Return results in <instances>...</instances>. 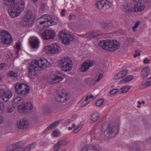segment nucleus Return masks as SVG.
<instances>
[{"mask_svg":"<svg viewBox=\"0 0 151 151\" xmlns=\"http://www.w3.org/2000/svg\"><path fill=\"white\" fill-rule=\"evenodd\" d=\"M51 64L44 58L40 59L39 60H32L31 65L28 67L29 77L35 78L40 73V71L45 68L50 67Z\"/></svg>","mask_w":151,"mask_h":151,"instance_id":"1","label":"nucleus"},{"mask_svg":"<svg viewBox=\"0 0 151 151\" xmlns=\"http://www.w3.org/2000/svg\"><path fill=\"white\" fill-rule=\"evenodd\" d=\"M4 4L9 7L8 12L10 16L15 17L19 15L25 8V2L23 1L15 3L14 0H5Z\"/></svg>","mask_w":151,"mask_h":151,"instance_id":"2","label":"nucleus"},{"mask_svg":"<svg viewBox=\"0 0 151 151\" xmlns=\"http://www.w3.org/2000/svg\"><path fill=\"white\" fill-rule=\"evenodd\" d=\"M99 45L105 50L111 51H114L119 49L120 46L119 41L115 40H103L100 41Z\"/></svg>","mask_w":151,"mask_h":151,"instance_id":"3","label":"nucleus"},{"mask_svg":"<svg viewBox=\"0 0 151 151\" xmlns=\"http://www.w3.org/2000/svg\"><path fill=\"white\" fill-rule=\"evenodd\" d=\"M101 129L103 131H104V137L105 139L112 138L117 135L119 131L118 128L117 126L110 125L106 127L104 124L102 125Z\"/></svg>","mask_w":151,"mask_h":151,"instance_id":"4","label":"nucleus"},{"mask_svg":"<svg viewBox=\"0 0 151 151\" xmlns=\"http://www.w3.org/2000/svg\"><path fill=\"white\" fill-rule=\"evenodd\" d=\"M55 97L58 102L63 103L66 102L70 98V95L63 88L57 89L55 92Z\"/></svg>","mask_w":151,"mask_h":151,"instance_id":"5","label":"nucleus"},{"mask_svg":"<svg viewBox=\"0 0 151 151\" xmlns=\"http://www.w3.org/2000/svg\"><path fill=\"white\" fill-rule=\"evenodd\" d=\"M63 79L62 74L58 72H53L48 76L46 79L47 82L50 84L59 83Z\"/></svg>","mask_w":151,"mask_h":151,"instance_id":"6","label":"nucleus"},{"mask_svg":"<svg viewBox=\"0 0 151 151\" xmlns=\"http://www.w3.org/2000/svg\"><path fill=\"white\" fill-rule=\"evenodd\" d=\"M71 60L70 58L68 57L63 58L58 62V65L61 67L62 70L64 71H69L73 67Z\"/></svg>","mask_w":151,"mask_h":151,"instance_id":"7","label":"nucleus"},{"mask_svg":"<svg viewBox=\"0 0 151 151\" xmlns=\"http://www.w3.org/2000/svg\"><path fill=\"white\" fill-rule=\"evenodd\" d=\"M58 38L62 40V42L65 45L69 44L70 42L74 39L73 36L65 30L60 31L58 33Z\"/></svg>","mask_w":151,"mask_h":151,"instance_id":"8","label":"nucleus"},{"mask_svg":"<svg viewBox=\"0 0 151 151\" xmlns=\"http://www.w3.org/2000/svg\"><path fill=\"white\" fill-rule=\"evenodd\" d=\"M15 91L19 95L25 96L29 93V88L25 84L17 83L14 85Z\"/></svg>","mask_w":151,"mask_h":151,"instance_id":"9","label":"nucleus"},{"mask_svg":"<svg viewBox=\"0 0 151 151\" xmlns=\"http://www.w3.org/2000/svg\"><path fill=\"white\" fill-rule=\"evenodd\" d=\"M26 143L25 141H20L8 146L7 148V151H24L25 147L21 146Z\"/></svg>","mask_w":151,"mask_h":151,"instance_id":"10","label":"nucleus"},{"mask_svg":"<svg viewBox=\"0 0 151 151\" xmlns=\"http://www.w3.org/2000/svg\"><path fill=\"white\" fill-rule=\"evenodd\" d=\"M0 41L8 45L11 42L12 37L8 32L3 30L0 32Z\"/></svg>","mask_w":151,"mask_h":151,"instance_id":"11","label":"nucleus"},{"mask_svg":"<svg viewBox=\"0 0 151 151\" xmlns=\"http://www.w3.org/2000/svg\"><path fill=\"white\" fill-rule=\"evenodd\" d=\"M12 95V93L9 91L0 89V96L1 100L5 102L8 101Z\"/></svg>","mask_w":151,"mask_h":151,"instance_id":"12","label":"nucleus"},{"mask_svg":"<svg viewBox=\"0 0 151 151\" xmlns=\"http://www.w3.org/2000/svg\"><path fill=\"white\" fill-rule=\"evenodd\" d=\"M96 4L98 9L105 10L110 7L111 3L108 0H97Z\"/></svg>","mask_w":151,"mask_h":151,"instance_id":"13","label":"nucleus"},{"mask_svg":"<svg viewBox=\"0 0 151 151\" xmlns=\"http://www.w3.org/2000/svg\"><path fill=\"white\" fill-rule=\"evenodd\" d=\"M56 35V33L51 30H46L42 34V37L45 40L53 39Z\"/></svg>","mask_w":151,"mask_h":151,"instance_id":"14","label":"nucleus"},{"mask_svg":"<svg viewBox=\"0 0 151 151\" xmlns=\"http://www.w3.org/2000/svg\"><path fill=\"white\" fill-rule=\"evenodd\" d=\"M94 62V61H91L89 59L85 60L82 64L80 68V71L83 72H86L90 67L93 66Z\"/></svg>","mask_w":151,"mask_h":151,"instance_id":"15","label":"nucleus"},{"mask_svg":"<svg viewBox=\"0 0 151 151\" xmlns=\"http://www.w3.org/2000/svg\"><path fill=\"white\" fill-rule=\"evenodd\" d=\"M33 105L30 102H28L23 105H19L18 109L19 110H21L24 112H29L32 109Z\"/></svg>","mask_w":151,"mask_h":151,"instance_id":"16","label":"nucleus"},{"mask_svg":"<svg viewBox=\"0 0 151 151\" xmlns=\"http://www.w3.org/2000/svg\"><path fill=\"white\" fill-rule=\"evenodd\" d=\"M47 49L51 53H58L60 50L59 46L56 43H52L49 45Z\"/></svg>","mask_w":151,"mask_h":151,"instance_id":"17","label":"nucleus"},{"mask_svg":"<svg viewBox=\"0 0 151 151\" xmlns=\"http://www.w3.org/2000/svg\"><path fill=\"white\" fill-rule=\"evenodd\" d=\"M49 18L48 15L44 14L42 16L37 20V23L40 25L45 24L44 25L47 26L48 24Z\"/></svg>","mask_w":151,"mask_h":151,"instance_id":"18","label":"nucleus"},{"mask_svg":"<svg viewBox=\"0 0 151 151\" xmlns=\"http://www.w3.org/2000/svg\"><path fill=\"white\" fill-rule=\"evenodd\" d=\"M30 46L32 48L37 49L39 47V41L36 37H32L29 40Z\"/></svg>","mask_w":151,"mask_h":151,"instance_id":"19","label":"nucleus"},{"mask_svg":"<svg viewBox=\"0 0 151 151\" xmlns=\"http://www.w3.org/2000/svg\"><path fill=\"white\" fill-rule=\"evenodd\" d=\"M29 124V122L27 121L22 119L17 123V126L18 128L23 129L27 128Z\"/></svg>","mask_w":151,"mask_h":151,"instance_id":"20","label":"nucleus"},{"mask_svg":"<svg viewBox=\"0 0 151 151\" xmlns=\"http://www.w3.org/2000/svg\"><path fill=\"white\" fill-rule=\"evenodd\" d=\"M82 151H99V150L95 145H90L83 148Z\"/></svg>","mask_w":151,"mask_h":151,"instance_id":"21","label":"nucleus"},{"mask_svg":"<svg viewBox=\"0 0 151 151\" xmlns=\"http://www.w3.org/2000/svg\"><path fill=\"white\" fill-rule=\"evenodd\" d=\"M49 18L50 19H48V24H47L48 26H50L51 25H56L58 22V19L57 17L50 16L48 15Z\"/></svg>","mask_w":151,"mask_h":151,"instance_id":"22","label":"nucleus"},{"mask_svg":"<svg viewBox=\"0 0 151 151\" xmlns=\"http://www.w3.org/2000/svg\"><path fill=\"white\" fill-rule=\"evenodd\" d=\"M33 16V14L32 11L29 10L25 12L24 14L25 19L30 21L32 20Z\"/></svg>","mask_w":151,"mask_h":151,"instance_id":"23","label":"nucleus"},{"mask_svg":"<svg viewBox=\"0 0 151 151\" xmlns=\"http://www.w3.org/2000/svg\"><path fill=\"white\" fill-rule=\"evenodd\" d=\"M23 99L19 96H17L14 98L12 102L13 104H15V106H17L18 104H20L23 103Z\"/></svg>","mask_w":151,"mask_h":151,"instance_id":"24","label":"nucleus"},{"mask_svg":"<svg viewBox=\"0 0 151 151\" xmlns=\"http://www.w3.org/2000/svg\"><path fill=\"white\" fill-rule=\"evenodd\" d=\"M150 72V70L148 68H144L142 71L141 76L144 78H145L147 77L149 73Z\"/></svg>","mask_w":151,"mask_h":151,"instance_id":"25","label":"nucleus"},{"mask_svg":"<svg viewBox=\"0 0 151 151\" xmlns=\"http://www.w3.org/2000/svg\"><path fill=\"white\" fill-rule=\"evenodd\" d=\"M102 33L101 32L98 31H95L89 34V37L91 38H98L102 35Z\"/></svg>","mask_w":151,"mask_h":151,"instance_id":"26","label":"nucleus"},{"mask_svg":"<svg viewBox=\"0 0 151 151\" xmlns=\"http://www.w3.org/2000/svg\"><path fill=\"white\" fill-rule=\"evenodd\" d=\"M60 123L59 121H56L53 123L49 125L46 129V130H50L53 129L58 126Z\"/></svg>","mask_w":151,"mask_h":151,"instance_id":"27","label":"nucleus"},{"mask_svg":"<svg viewBox=\"0 0 151 151\" xmlns=\"http://www.w3.org/2000/svg\"><path fill=\"white\" fill-rule=\"evenodd\" d=\"M84 81L87 85L90 86L94 85L96 83L95 81L94 80L90 78H86L85 79Z\"/></svg>","mask_w":151,"mask_h":151,"instance_id":"28","label":"nucleus"},{"mask_svg":"<svg viewBox=\"0 0 151 151\" xmlns=\"http://www.w3.org/2000/svg\"><path fill=\"white\" fill-rule=\"evenodd\" d=\"M131 88L130 86H124L119 90V93L121 94L127 92Z\"/></svg>","mask_w":151,"mask_h":151,"instance_id":"29","label":"nucleus"},{"mask_svg":"<svg viewBox=\"0 0 151 151\" xmlns=\"http://www.w3.org/2000/svg\"><path fill=\"white\" fill-rule=\"evenodd\" d=\"M100 117V115L97 112H95L92 115L91 120L93 122H95L97 121Z\"/></svg>","mask_w":151,"mask_h":151,"instance_id":"30","label":"nucleus"},{"mask_svg":"<svg viewBox=\"0 0 151 151\" xmlns=\"http://www.w3.org/2000/svg\"><path fill=\"white\" fill-rule=\"evenodd\" d=\"M111 26L112 24L111 23H103L101 24L102 28L105 29H110Z\"/></svg>","mask_w":151,"mask_h":151,"instance_id":"31","label":"nucleus"},{"mask_svg":"<svg viewBox=\"0 0 151 151\" xmlns=\"http://www.w3.org/2000/svg\"><path fill=\"white\" fill-rule=\"evenodd\" d=\"M141 142L139 141L135 142L133 145V147L132 149H135L136 150H139L140 149Z\"/></svg>","mask_w":151,"mask_h":151,"instance_id":"32","label":"nucleus"},{"mask_svg":"<svg viewBox=\"0 0 151 151\" xmlns=\"http://www.w3.org/2000/svg\"><path fill=\"white\" fill-rule=\"evenodd\" d=\"M36 144L35 143H33L30 145H29L28 147L25 148L24 151H29L30 150L34 148L36 146Z\"/></svg>","mask_w":151,"mask_h":151,"instance_id":"33","label":"nucleus"},{"mask_svg":"<svg viewBox=\"0 0 151 151\" xmlns=\"http://www.w3.org/2000/svg\"><path fill=\"white\" fill-rule=\"evenodd\" d=\"M133 79V76L132 75L128 76H126L124 79H123L124 81L126 82H129Z\"/></svg>","mask_w":151,"mask_h":151,"instance_id":"34","label":"nucleus"},{"mask_svg":"<svg viewBox=\"0 0 151 151\" xmlns=\"http://www.w3.org/2000/svg\"><path fill=\"white\" fill-rule=\"evenodd\" d=\"M8 75L10 77L16 78L17 77V73L11 71L9 72L8 73Z\"/></svg>","mask_w":151,"mask_h":151,"instance_id":"35","label":"nucleus"},{"mask_svg":"<svg viewBox=\"0 0 151 151\" xmlns=\"http://www.w3.org/2000/svg\"><path fill=\"white\" fill-rule=\"evenodd\" d=\"M104 102V100L103 99H100L98 100L96 102V105L98 106H100Z\"/></svg>","mask_w":151,"mask_h":151,"instance_id":"36","label":"nucleus"},{"mask_svg":"<svg viewBox=\"0 0 151 151\" xmlns=\"http://www.w3.org/2000/svg\"><path fill=\"white\" fill-rule=\"evenodd\" d=\"M14 107L12 105H9L8 106L7 110L9 113L12 112L14 110Z\"/></svg>","mask_w":151,"mask_h":151,"instance_id":"37","label":"nucleus"},{"mask_svg":"<svg viewBox=\"0 0 151 151\" xmlns=\"http://www.w3.org/2000/svg\"><path fill=\"white\" fill-rule=\"evenodd\" d=\"M57 143L60 146L62 145H66L67 144V142L65 140H60Z\"/></svg>","mask_w":151,"mask_h":151,"instance_id":"38","label":"nucleus"},{"mask_svg":"<svg viewBox=\"0 0 151 151\" xmlns=\"http://www.w3.org/2000/svg\"><path fill=\"white\" fill-rule=\"evenodd\" d=\"M29 21L27 20H22L21 22V24L24 26L27 27L29 25L28 22Z\"/></svg>","mask_w":151,"mask_h":151,"instance_id":"39","label":"nucleus"},{"mask_svg":"<svg viewBox=\"0 0 151 151\" xmlns=\"http://www.w3.org/2000/svg\"><path fill=\"white\" fill-rule=\"evenodd\" d=\"M119 90L118 89H114L111 90L110 92V95H113L116 94L117 92L119 93Z\"/></svg>","mask_w":151,"mask_h":151,"instance_id":"40","label":"nucleus"},{"mask_svg":"<svg viewBox=\"0 0 151 151\" xmlns=\"http://www.w3.org/2000/svg\"><path fill=\"white\" fill-rule=\"evenodd\" d=\"M148 86H149L147 80L145 81H143L142 82L141 86L142 88H145Z\"/></svg>","mask_w":151,"mask_h":151,"instance_id":"41","label":"nucleus"},{"mask_svg":"<svg viewBox=\"0 0 151 151\" xmlns=\"http://www.w3.org/2000/svg\"><path fill=\"white\" fill-rule=\"evenodd\" d=\"M60 146L57 143L54 147V151H58Z\"/></svg>","mask_w":151,"mask_h":151,"instance_id":"42","label":"nucleus"},{"mask_svg":"<svg viewBox=\"0 0 151 151\" xmlns=\"http://www.w3.org/2000/svg\"><path fill=\"white\" fill-rule=\"evenodd\" d=\"M51 112L50 109L48 107L45 108L43 111V112L45 114L50 113Z\"/></svg>","mask_w":151,"mask_h":151,"instance_id":"43","label":"nucleus"},{"mask_svg":"<svg viewBox=\"0 0 151 151\" xmlns=\"http://www.w3.org/2000/svg\"><path fill=\"white\" fill-rule=\"evenodd\" d=\"M140 23V22L139 21H137L136 22L134 26L132 28L133 30L134 31H135V29H136L138 27L139 25V24Z\"/></svg>","mask_w":151,"mask_h":151,"instance_id":"44","label":"nucleus"},{"mask_svg":"<svg viewBox=\"0 0 151 151\" xmlns=\"http://www.w3.org/2000/svg\"><path fill=\"white\" fill-rule=\"evenodd\" d=\"M4 104L0 101V111H3L4 110Z\"/></svg>","mask_w":151,"mask_h":151,"instance_id":"45","label":"nucleus"},{"mask_svg":"<svg viewBox=\"0 0 151 151\" xmlns=\"http://www.w3.org/2000/svg\"><path fill=\"white\" fill-rule=\"evenodd\" d=\"M6 67V65L5 63H1L0 64V70L5 68Z\"/></svg>","mask_w":151,"mask_h":151,"instance_id":"46","label":"nucleus"},{"mask_svg":"<svg viewBox=\"0 0 151 151\" xmlns=\"http://www.w3.org/2000/svg\"><path fill=\"white\" fill-rule=\"evenodd\" d=\"M76 18V15L75 14H70L69 17V19L71 20L74 19Z\"/></svg>","mask_w":151,"mask_h":151,"instance_id":"47","label":"nucleus"},{"mask_svg":"<svg viewBox=\"0 0 151 151\" xmlns=\"http://www.w3.org/2000/svg\"><path fill=\"white\" fill-rule=\"evenodd\" d=\"M52 134L53 136L55 137H58L59 135V133L56 130L53 132Z\"/></svg>","mask_w":151,"mask_h":151,"instance_id":"48","label":"nucleus"},{"mask_svg":"<svg viewBox=\"0 0 151 151\" xmlns=\"http://www.w3.org/2000/svg\"><path fill=\"white\" fill-rule=\"evenodd\" d=\"M81 128L80 126H77L75 128L74 132L75 133H77L81 129Z\"/></svg>","mask_w":151,"mask_h":151,"instance_id":"49","label":"nucleus"},{"mask_svg":"<svg viewBox=\"0 0 151 151\" xmlns=\"http://www.w3.org/2000/svg\"><path fill=\"white\" fill-rule=\"evenodd\" d=\"M128 72V71L127 70H125L120 71V73H122V74L123 76H124L127 74Z\"/></svg>","mask_w":151,"mask_h":151,"instance_id":"50","label":"nucleus"},{"mask_svg":"<svg viewBox=\"0 0 151 151\" xmlns=\"http://www.w3.org/2000/svg\"><path fill=\"white\" fill-rule=\"evenodd\" d=\"M103 75L102 74L100 73L98 76V79L96 80V81L99 82L101 78L103 77Z\"/></svg>","mask_w":151,"mask_h":151,"instance_id":"51","label":"nucleus"},{"mask_svg":"<svg viewBox=\"0 0 151 151\" xmlns=\"http://www.w3.org/2000/svg\"><path fill=\"white\" fill-rule=\"evenodd\" d=\"M150 61L147 58H146L144 60V63L145 64H148Z\"/></svg>","mask_w":151,"mask_h":151,"instance_id":"52","label":"nucleus"},{"mask_svg":"<svg viewBox=\"0 0 151 151\" xmlns=\"http://www.w3.org/2000/svg\"><path fill=\"white\" fill-rule=\"evenodd\" d=\"M7 57L9 59L12 58L13 57L12 54L11 52L9 53L8 54V56H7Z\"/></svg>","mask_w":151,"mask_h":151,"instance_id":"53","label":"nucleus"},{"mask_svg":"<svg viewBox=\"0 0 151 151\" xmlns=\"http://www.w3.org/2000/svg\"><path fill=\"white\" fill-rule=\"evenodd\" d=\"M65 12L66 10L65 9H62L61 13V15L62 16H64L65 15Z\"/></svg>","mask_w":151,"mask_h":151,"instance_id":"54","label":"nucleus"},{"mask_svg":"<svg viewBox=\"0 0 151 151\" xmlns=\"http://www.w3.org/2000/svg\"><path fill=\"white\" fill-rule=\"evenodd\" d=\"M148 86L151 85V78L148 79L147 80Z\"/></svg>","mask_w":151,"mask_h":151,"instance_id":"55","label":"nucleus"},{"mask_svg":"<svg viewBox=\"0 0 151 151\" xmlns=\"http://www.w3.org/2000/svg\"><path fill=\"white\" fill-rule=\"evenodd\" d=\"M122 73H120V72H119V73H117V75H118L119 78H120L121 77H123V76Z\"/></svg>","mask_w":151,"mask_h":151,"instance_id":"56","label":"nucleus"},{"mask_svg":"<svg viewBox=\"0 0 151 151\" xmlns=\"http://www.w3.org/2000/svg\"><path fill=\"white\" fill-rule=\"evenodd\" d=\"M16 48L17 50H19L20 49V46L19 44H17L16 45Z\"/></svg>","mask_w":151,"mask_h":151,"instance_id":"57","label":"nucleus"},{"mask_svg":"<svg viewBox=\"0 0 151 151\" xmlns=\"http://www.w3.org/2000/svg\"><path fill=\"white\" fill-rule=\"evenodd\" d=\"M3 120L2 117L0 116V124L3 122Z\"/></svg>","mask_w":151,"mask_h":151,"instance_id":"58","label":"nucleus"},{"mask_svg":"<svg viewBox=\"0 0 151 151\" xmlns=\"http://www.w3.org/2000/svg\"><path fill=\"white\" fill-rule=\"evenodd\" d=\"M114 78L115 79H118L120 78H119L118 75L117 74L116 75L114 76Z\"/></svg>","mask_w":151,"mask_h":151,"instance_id":"59","label":"nucleus"},{"mask_svg":"<svg viewBox=\"0 0 151 151\" xmlns=\"http://www.w3.org/2000/svg\"><path fill=\"white\" fill-rule=\"evenodd\" d=\"M138 105H137V107L138 108H140L141 106L140 104H141V103L139 101H138Z\"/></svg>","mask_w":151,"mask_h":151,"instance_id":"60","label":"nucleus"},{"mask_svg":"<svg viewBox=\"0 0 151 151\" xmlns=\"http://www.w3.org/2000/svg\"><path fill=\"white\" fill-rule=\"evenodd\" d=\"M135 53L136 54L137 56H139L140 55V53L139 52H137V51H135Z\"/></svg>","mask_w":151,"mask_h":151,"instance_id":"61","label":"nucleus"},{"mask_svg":"<svg viewBox=\"0 0 151 151\" xmlns=\"http://www.w3.org/2000/svg\"><path fill=\"white\" fill-rule=\"evenodd\" d=\"M88 96L89 99H91L92 98H93L94 97L93 95H88Z\"/></svg>","mask_w":151,"mask_h":151,"instance_id":"62","label":"nucleus"},{"mask_svg":"<svg viewBox=\"0 0 151 151\" xmlns=\"http://www.w3.org/2000/svg\"><path fill=\"white\" fill-rule=\"evenodd\" d=\"M89 103V102H88L86 103V104H85L83 106H85L87 105Z\"/></svg>","mask_w":151,"mask_h":151,"instance_id":"63","label":"nucleus"},{"mask_svg":"<svg viewBox=\"0 0 151 151\" xmlns=\"http://www.w3.org/2000/svg\"><path fill=\"white\" fill-rule=\"evenodd\" d=\"M88 96H87L85 99L86 101H87L88 100Z\"/></svg>","mask_w":151,"mask_h":151,"instance_id":"64","label":"nucleus"}]
</instances>
